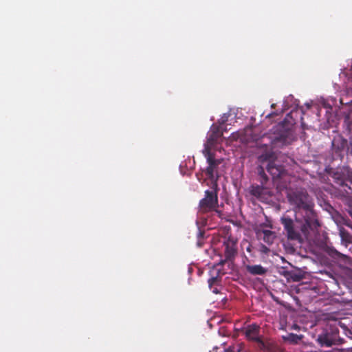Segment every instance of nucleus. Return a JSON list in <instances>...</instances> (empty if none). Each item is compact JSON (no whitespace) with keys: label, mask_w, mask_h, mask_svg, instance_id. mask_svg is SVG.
<instances>
[{"label":"nucleus","mask_w":352,"mask_h":352,"mask_svg":"<svg viewBox=\"0 0 352 352\" xmlns=\"http://www.w3.org/2000/svg\"><path fill=\"white\" fill-rule=\"evenodd\" d=\"M288 200L294 206L296 223L289 217H281L280 222L289 240L298 244L314 236L320 226L314 210L312 199L304 190H297L288 194Z\"/></svg>","instance_id":"f257e3e1"},{"label":"nucleus","mask_w":352,"mask_h":352,"mask_svg":"<svg viewBox=\"0 0 352 352\" xmlns=\"http://www.w3.org/2000/svg\"><path fill=\"white\" fill-rule=\"evenodd\" d=\"M293 123L287 122L286 118L283 122L274 126L272 129V133L268 136L270 140L272 148H282L292 144L294 140V131L292 130Z\"/></svg>","instance_id":"f03ea898"},{"label":"nucleus","mask_w":352,"mask_h":352,"mask_svg":"<svg viewBox=\"0 0 352 352\" xmlns=\"http://www.w3.org/2000/svg\"><path fill=\"white\" fill-rule=\"evenodd\" d=\"M275 158V153L272 151H266L258 157V161L261 163L268 162L267 170L274 179L281 177L285 173L284 166L278 164Z\"/></svg>","instance_id":"7ed1b4c3"},{"label":"nucleus","mask_w":352,"mask_h":352,"mask_svg":"<svg viewBox=\"0 0 352 352\" xmlns=\"http://www.w3.org/2000/svg\"><path fill=\"white\" fill-rule=\"evenodd\" d=\"M199 211L202 213L214 211L220 218L223 217V212L218 210L217 191L207 190L205 191V196L199 204Z\"/></svg>","instance_id":"20e7f679"},{"label":"nucleus","mask_w":352,"mask_h":352,"mask_svg":"<svg viewBox=\"0 0 352 352\" xmlns=\"http://www.w3.org/2000/svg\"><path fill=\"white\" fill-rule=\"evenodd\" d=\"M344 340L339 337V330L331 329L330 331L326 329L318 335L317 342L322 346L331 347L333 345L341 344Z\"/></svg>","instance_id":"39448f33"},{"label":"nucleus","mask_w":352,"mask_h":352,"mask_svg":"<svg viewBox=\"0 0 352 352\" xmlns=\"http://www.w3.org/2000/svg\"><path fill=\"white\" fill-rule=\"evenodd\" d=\"M204 156L206 157L208 166L206 170V173L209 179L211 180L214 179V172L217 166L220 164L221 162L214 158V155L211 153L210 148L206 146L203 151Z\"/></svg>","instance_id":"423d86ee"},{"label":"nucleus","mask_w":352,"mask_h":352,"mask_svg":"<svg viewBox=\"0 0 352 352\" xmlns=\"http://www.w3.org/2000/svg\"><path fill=\"white\" fill-rule=\"evenodd\" d=\"M223 246L225 247L224 257L226 258V260L234 261L238 253L237 239L229 236L223 242Z\"/></svg>","instance_id":"0eeeda50"},{"label":"nucleus","mask_w":352,"mask_h":352,"mask_svg":"<svg viewBox=\"0 0 352 352\" xmlns=\"http://www.w3.org/2000/svg\"><path fill=\"white\" fill-rule=\"evenodd\" d=\"M259 332L260 327L255 323L248 325L244 330L245 335L248 339L255 341L261 349H264L265 344L259 337Z\"/></svg>","instance_id":"6e6552de"},{"label":"nucleus","mask_w":352,"mask_h":352,"mask_svg":"<svg viewBox=\"0 0 352 352\" xmlns=\"http://www.w3.org/2000/svg\"><path fill=\"white\" fill-rule=\"evenodd\" d=\"M227 121V118H222L219 120L220 126L213 124L211 127V132L208 138V142L212 144L217 141V140L222 135L221 125H223Z\"/></svg>","instance_id":"1a4fd4ad"},{"label":"nucleus","mask_w":352,"mask_h":352,"mask_svg":"<svg viewBox=\"0 0 352 352\" xmlns=\"http://www.w3.org/2000/svg\"><path fill=\"white\" fill-rule=\"evenodd\" d=\"M243 266L246 272L252 276H263L265 274L267 271V269L261 265H250L244 263Z\"/></svg>","instance_id":"9d476101"},{"label":"nucleus","mask_w":352,"mask_h":352,"mask_svg":"<svg viewBox=\"0 0 352 352\" xmlns=\"http://www.w3.org/2000/svg\"><path fill=\"white\" fill-rule=\"evenodd\" d=\"M332 178L333 182L340 186H347L346 184L348 180V175L346 174L345 171L340 169L337 170L336 171L333 173Z\"/></svg>","instance_id":"9b49d317"},{"label":"nucleus","mask_w":352,"mask_h":352,"mask_svg":"<svg viewBox=\"0 0 352 352\" xmlns=\"http://www.w3.org/2000/svg\"><path fill=\"white\" fill-rule=\"evenodd\" d=\"M325 252L330 257L334 259L346 261L350 258L348 256L340 252L333 247L327 246Z\"/></svg>","instance_id":"f8f14e48"},{"label":"nucleus","mask_w":352,"mask_h":352,"mask_svg":"<svg viewBox=\"0 0 352 352\" xmlns=\"http://www.w3.org/2000/svg\"><path fill=\"white\" fill-rule=\"evenodd\" d=\"M263 234V240L267 245H272L274 243V239L276 237V234L274 232L269 230H262L257 232V235L260 236Z\"/></svg>","instance_id":"ddd939ff"},{"label":"nucleus","mask_w":352,"mask_h":352,"mask_svg":"<svg viewBox=\"0 0 352 352\" xmlns=\"http://www.w3.org/2000/svg\"><path fill=\"white\" fill-rule=\"evenodd\" d=\"M303 338L302 335H297L293 333L282 336V339L285 342L290 344H296Z\"/></svg>","instance_id":"4468645a"},{"label":"nucleus","mask_w":352,"mask_h":352,"mask_svg":"<svg viewBox=\"0 0 352 352\" xmlns=\"http://www.w3.org/2000/svg\"><path fill=\"white\" fill-rule=\"evenodd\" d=\"M339 233L342 245L347 248L352 243V236L344 228H341Z\"/></svg>","instance_id":"2eb2a0df"},{"label":"nucleus","mask_w":352,"mask_h":352,"mask_svg":"<svg viewBox=\"0 0 352 352\" xmlns=\"http://www.w3.org/2000/svg\"><path fill=\"white\" fill-rule=\"evenodd\" d=\"M263 191V187L260 186H255L252 185L250 187L249 192L251 195L254 196V197L260 198Z\"/></svg>","instance_id":"dca6fc26"},{"label":"nucleus","mask_w":352,"mask_h":352,"mask_svg":"<svg viewBox=\"0 0 352 352\" xmlns=\"http://www.w3.org/2000/svg\"><path fill=\"white\" fill-rule=\"evenodd\" d=\"M258 171L259 175L261 177V183L262 184H265L267 182V181L268 180V178H267V176L266 175V174L264 172V169L263 168V167L260 166L258 168Z\"/></svg>","instance_id":"f3484780"},{"label":"nucleus","mask_w":352,"mask_h":352,"mask_svg":"<svg viewBox=\"0 0 352 352\" xmlns=\"http://www.w3.org/2000/svg\"><path fill=\"white\" fill-rule=\"evenodd\" d=\"M219 281H220V278L218 277V276H212L210 278H209L208 283V285H209L210 288H212V287L214 285L217 284Z\"/></svg>","instance_id":"a211bd4d"},{"label":"nucleus","mask_w":352,"mask_h":352,"mask_svg":"<svg viewBox=\"0 0 352 352\" xmlns=\"http://www.w3.org/2000/svg\"><path fill=\"white\" fill-rule=\"evenodd\" d=\"M346 210L347 211L349 214L352 217V199L351 198L348 199L346 200Z\"/></svg>","instance_id":"6ab92c4d"},{"label":"nucleus","mask_w":352,"mask_h":352,"mask_svg":"<svg viewBox=\"0 0 352 352\" xmlns=\"http://www.w3.org/2000/svg\"><path fill=\"white\" fill-rule=\"evenodd\" d=\"M289 276H290V278L294 281H299L302 279V276L296 274V272H289Z\"/></svg>","instance_id":"aec40b11"},{"label":"nucleus","mask_w":352,"mask_h":352,"mask_svg":"<svg viewBox=\"0 0 352 352\" xmlns=\"http://www.w3.org/2000/svg\"><path fill=\"white\" fill-rule=\"evenodd\" d=\"M347 94L352 96V87L349 88L347 90ZM340 102L342 104H352V100L351 101H349V102H344V98L342 97V98H340Z\"/></svg>","instance_id":"412c9836"},{"label":"nucleus","mask_w":352,"mask_h":352,"mask_svg":"<svg viewBox=\"0 0 352 352\" xmlns=\"http://www.w3.org/2000/svg\"><path fill=\"white\" fill-rule=\"evenodd\" d=\"M228 262H231V263H232V262H233V261H232V260H226V257H224V258H223V259H221V260L219 261V265H223L226 263H228Z\"/></svg>","instance_id":"4be33fe9"},{"label":"nucleus","mask_w":352,"mask_h":352,"mask_svg":"<svg viewBox=\"0 0 352 352\" xmlns=\"http://www.w3.org/2000/svg\"><path fill=\"white\" fill-rule=\"evenodd\" d=\"M247 246L245 247V250L248 252L251 253L252 250V245L248 242H245Z\"/></svg>","instance_id":"5701e85b"},{"label":"nucleus","mask_w":352,"mask_h":352,"mask_svg":"<svg viewBox=\"0 0 352 352\" xmlns=\"http://www.w3.org/2000/svg\"><path fill=\"white\" fill-rule=\"evenodd\" d=\"M204 236V231H201V230H199L198 234H197V239H203Z\"/></svg>","instance_id":"b1692460"},{"label":"nucleus","mask_w":352,"mask_h":352,"mask_svg":"<svg viewBox=\"0 0 352 352\" xmlns=\"http://www.w3.org/2000/svg\"><path fill=\"white\" fill-rule=\"evenodd\" d=\"M261 252H264V253H265V254H266V253H267V252L270 251L269 248H267V247H266L265 245H261Z\"/></svg>","instance_id":"393cba45"},{"label":"nucleus","mask_w":352,"mask_h":352,"mask_svg":"<svg viewBox=\"0 0 352 352\" xmlns=\"http://www.w3.org/2000/svg\"><path fill=\"white\" fill-rule=\"evenodd\" d=\"M197 244L198 247H199V248L202 247V245L204 244L203 239H198Z\"/></svg>","instance_id":"a878e982"},{"label":"nucleus","mask_w":352,"mask_h":352,"mask_svg":"<svg viewBox=\"0 0 352 352\" xmlns=\"http://www.w3.org/2000/svg\"><path fill=\"white\" fill-rule=\"evenodd\" d=\"M212 292L214 294H219V290L217 288V287H212V288H210Z\"/></svg>","instance_id":"bb28decb"},{"label":"nucleus","mask_w":352,"mask_h":352,"mask_svg":"<svg viewBox=\"0 0 352 352\" xmlns=\"http://www.w3.org/2000/svg\"><path fill=\"white\" fill-rule=\"evenodd\" d=\"M298 328V327L296 324H294L292 327V329H295V330H296Z\"/></svg>","instance_id":"cd10ccee"},{"label":"nucleus","mask_w":352,"mask_h":352,"mask_svg":"<svg viewBox=\"0 0 352 352\" xmlns=\"http://www.w3.org/2000/svg\"><path fill=\"white\" fill-rule=\"evenodd\" d=\"M346 226L352 229V225L351 224H346Z\"/></svg>","instance_id":"c85d7f7f"},{"label":"nucleus","mask_w":352,"mask_h":352,"mask_svg":"<svg viewBox=\"0 0 352 352\" xmlns=\"http://www.w3.org/2000/svg\"><path fill=\"white\" fill-rule=\"evenodd\" d=\"M217 179V178L215 179V181ZM215 186L217 187V184L215 182L214 184Z\"/></svg>","instance_id":"c756f323"},{"label":"nucleus","mask_w":352,"mask_h":352,"mask_svg":"<svg viewBox=\"0 0 352 352\" xmlns=\"http://www.w3.org/2000/svg\"><path fill=\"white\" fill-rule=\"evenodd\" d=\"M271 116H272V114H268V116H267V117H270Z\"/></svg>","instance_id":"7c9ffc66"}]
</instances>
